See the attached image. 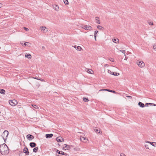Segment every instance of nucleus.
I'll return each mask as SVG.
<instances>
[{"label":"nucleus","mask_w":156,"mask_h":156,"mask_svg":"<svg viewBox=\"0 0 156 156\" xmlns=\"http://www.w3.org/2000/svg\"><path fill=\"white\" fill-rule=\"evenodd\" d=\"M0 152L3 155H7L9 153V149L5 143L0 145Z\"/></svg>","instance_id":"1"},{"label":"nucleus","mask_w":156,"mask_h":156,"mask_svg":"<svg viewBox=\"0 0 156 156\" xmlns=\"http://www.w3.org/2000/svg\"><path fill=\"white\" fill-rule=\"evenodd\" d=\"M9 104L12 106H15L18 104V102L16 100L13 99L9 101Z\"/></svg>","instance_id":"2"},{"label":"nucleus","mask_w":156,"mask_h":156,"mask_svg":"<svg viewBox=\"0 0 156 156\" xmlns=\"http://www.w3.org/2000/svg\"><path fill=\"white\" fill-rule=\"evenodd\" d=\"M9 134V132L7 130H5L2 135V137L3 139L5 137H8Z\"/></svg>","instance_id":"3"},{"label":"nucleus","mask_w":156,"mask_h":156,"mask_svg":"<svg viewBox=\"0 0 156 156\" xmlns=\"http://www.w3.org/2000/svg\"><path fill=\"white\" fill-rule=\"evenodd\" d=\"M82 27L84 29L87 30H90L91 29V27L90 26H88L87 25H83Z\"/></svg>","instance_id":"4"},{"label":"nucleus","mask_w":156,"mask_h":156,"mask_svg":"<svg viewBox=\"0 0 156 156\" xmlns=\"http://www.w3.org/2000/svg\"><path fill=\"white\" fill-rule=\"evenodd\" d=\"M137 64L140 67H142L145 65L143 61H140L137 62Z\"/></svg>","instance_id":"5"},{"label":"nucleus","mask_w":156,"mask_h":156,"mask_svg":"<svg viewBox=\"0 0 156 156\" xmlns=\"http://www.w3.org/2000/svg\"><path fill=\"white\" fill-rule=\"evenodd\" d=\"M23 152L26 154L27 155L29 154V151L28 148L27 147H25L23 150Z\"/></svg>","instance_id":"6"},{"label":"nucleus","mask_w":156,"mask_h":156,"mask_svg":"<svg viewBox=\"0 0 156 156\" xmlns=\"http://www.w3.org/2000/svg\"><path fill=\"white\" fill-rule=\"evenodd\" d=\"M27 137L28 139L30 140H31L33 139H34V136L31 134H28L27 136Z\"/></svg>","instance_id":"7"},{"label":"nucleus","mask_w":156,"mask_h":156,"mask_svg":"<svg viewBox=\"0 0 156 156\" xmlns=\"http://www.w3.org/2000/svg\"><path fill=\"white\" fill-rule=\"evenodd\" d=\"M31 148H34L36 147V144L34 142H30L29 144Z\"/></svg>","instance_id":"8"},{"label":"nucleus","mask_w":156,"mask_h":156,"mask_svg":"<svg viewBox=\"0 0 156 156\" xmlns=\"http://www.w3.org/2000/svg\"><path fill=\"white\" fill-rule=\"evenodd\" d=\"M64 139L61 136H58L56 138V140L58 142H60L62 141Z\"/></svg>","instance_id":"9"},{"label":"nucleus","mask_w":156,"mask_h":156,"mask_svg":"<svg viewBox=\"0 0 156 156\" xmlns=\"http://www.w3.org/2000/svg\"><path fill=\"white\" fill-rule=\"evenodd\" d=\"M53 136V134L51 133L47 134L45 135V137L47 138H50Z\"/></svg>","instance_id":"10"},{"label":"nucleus","mask_w":156,"mask_h":156,"mask_svg":"<svg viewBox=\"0 0 156 156\" xmlns=\"http://www.w3.org/2000/svg\"><path fill=\"white\" fill-rule=\"evenodd\" d=\"M64 145H65V147H63V149L66 150H69L70 148V146L69 145L67 144H64Z\"/></svg>","instance_id":"11"},{"label":"nucleus","mask_w":156,"mask_h":156,"mask_svg":"<svg viewBox=\"0 0 156 156\" xmlns=\"http://www.w3.org/2000/svg\"><path fill=\"white\" fill-rule=\"evenodd\" d=\"M56 152L58 153V154H62V155H67L66 153H65L63 152L62 151H60L58 150H57Z\"/></svg>","instance_id":"12"},{"label":"nucleus","mask_w":156,"mask_h":156,"mask_svg":"<svg viewBox=\"0 0 156 156\" xmlns=\"http://www.w3.org/2000/svg\"><path fill=\"white\" fill-rule=\"evenodd\" d=\"M138 105L141 108H143L145 106L144 104L141 102H139Z\"/></svg>","instance_id":"13"},{"label":"nucleus","mask_w":156,"mask_h":156,"mask_svg":"<svg viewBox=\"0 0 156 156\" xmlns=\"http://www.w3.org/2000/svg\"><path fill=\"white\" fill-rule=\"evenodd\" d=\"M94 130L95 132L98 133H100V129L98 128H95L94 129Z\"/></svg>","instance_id":"14"},{"label":"nucleus","mask_w":156,"mask_h":156,"mask_svg":"<svg viewBox=\"0 0 156 156\" xmlns=\"http://www.w3.org/2000/svg\"><path fill=\"white\" fill-rule=\"evenodd\" d=\"M95 20L96 21V23H98V24H100L101 23L100 20H99V18L98 17H95Z\"/></svg>","instance_id":"15"},{"label":"nucleus","mask_w":156,"mask_h":156,"mask_svg":"<svg viewBox=\"0 0 156 156\" xmlns=\"http://www.w3.org/2000/svg\"><path fill=\"white\" fill-rule=\"evenodd\" d=\"M104 90H105L107 91H108L110 92L113 93H115V94L116 93V91H115L113 90H110L109 89H106Z\"/></svg>","instance_id":"16"},{"label":"nucleus","mask_w":156,"mask_h":156,"mask_svg":"<svg viewBox=\"0 0 156 156\" xmlns=\"http://www.w3.org/2000/svg\"><path fill=\"white\" fill-rule=\"evenodd\" d=\"M5 90L2 89H0V93L2 94H5Z\"/></svg>","instance_id":"17"},{"label":"nucleus","mask_w":156,"mask_h":156,"mask_svg":"<svg viewBox=\"0 0 156 156\" xmlns=\"http://www.w3.org/2000/svg\"><path fill=\"white\" fill-rule=\"evenodd\" d=\"M38 147H35L33 149V151L34 152L36 153L38 151Z\"/></svg>","instance_id":"18"},{"label":"nucleus","mask_w":156,"mask_h":156,"mask_svg":"<svg viewBox=\"0 0 156 156\" xmlns=\"http://www.w3.org/2000/svg\"><path fill=\"white\" fill-rule=\"evenodd\" d=\"M80 140L81 141L85 142L84 140H86V137H81V136L80 137Z\"/></svg>","instance_id":"19"},{"label":"nucleus","mask_w":156,"mask_h":156,"mask_svg":"<svg viewBox=\"0 0 156 156\" xmlns=\"http://www.w3.org/2000/svg\"><path fill=\"white\" fill-rule=\"evenodd\" d=\"M113 42L114 43H117L119 42V40L117 38H114L113 40Z\"/></svg>","instance_id":"20"},{"label":"nucleus","mask_w":156,"mask_h":156,"mask_svg":"<svg viewBox=\"0 0 156 156\" xmlns=\"http://www.w3.org/2000/svg\"><path fill=\"white\" fill-rule=\"evenodd\" d=\"M25 57L27 58L28 59H30L31 58V56L30 54H27V55H25Z\"/></svg>","instance_id":"21"},{"label":"nucleus","mask_w":156,"mask_h":156,"mask_svg":"<svg viewBox=\"0 0 156 156\" xmlns=\"http://www.w3.org/2000/svg\"><path fill=\"white\" fill-rule=\"evenodd\" d=\"M146 142L147 143H149L151 145H152V146H153L154 147L155 146V145L154 144V143H155L156 145V143H155V142H149V141H147Z\"/></svg>","instance_id":"22"},{"label":"nucleus","mask_w":156,"mask_h":156,"mask_svg":"<svg viewBox=\"0 0 156 156\" xmlns=\"http://www.w3.org/2000/svg\"><path fill=\"white\" fill-rule=\"evenodd\" d=\"M112 75L115 76H117L119 75V73H117L116 72H112Z\"/></svg>","instance_id":"23"},{"label":"nucleus","mask_w":156,"mask_h":156,"mask_svg":"<svg viewBox=\"0 0 156 156\" xmlns=\"http://www.w3.org/2000/svg\"><path fill=\"white\" fill-rule=\"evenodd\" d=\"M47 28L45 27H42L41 28V30L43 31L44 32H45V29H46Z\"/></svg>","instance_id":"24"},{"label":"nucleus","mask_w":156,"mask_h":156,"mask_svg":"<svg viewBox=\"0 0 156 156\" xmlns=\"http://www.w3.org/2000/svg\"><path fill=\"white\" fill-rule=\"evenodd\" d=\"M54 8L55 10H56V11H58L59 9V7L57 5H55V6Z\"/></svg>","instance_id":"25"},{"label":"nucleus","mask_w":156,"mask_h":156,"mask_svg":"<svg viewBox=\"0 0 156 156\" xmlns=\"http://www.w3.org/2000/svg\"><path fill=\"white\" fill-rule=\"evenodd\" d=\"M87 72L88 73H90L91 74H92V73L91 72H93V71L91 69H89L87 70Z\"/></svg>","instance_id":"26"},{"label":"nucleus","mask_w":156,"mask_h":156,"mask_svg":"<svg viewBox=\"0 0 156 156\" xmlns=\"http://www.w3.org/2000/svg\"><path fill=\"white\" fill-rule=\"evenodd\" d=\"M83 100L84 102H87L89 101V99L88 98H84Z\"/></svg>","instance_id":"27"},{"label":"nucleus","mask_w":156,"mask_h":156,"mask_svg":"<svg viewBox=\"0 0 156 156\" xmlns=\"http://www.w3.org/2000/svg\"><path fill=\"white\" fill-rule=\"evenodd\" d=\"M97 28L99 30H102V29L103 28V27L102 26H100V25H98L97 26Z\"/></svg>","instance_id":"28"},{"label":"nucleus","mask_w":156,"mask_h":156,"mask_svg":"<svg viewBox=\"0 0 156 156\" xmlns=\"http://www.w3.org/2000/svg\"><path fill=\"white\" fill-rule=\"evenodd\" d=\"M81 49V48L80 46H78L76 48V50H78L79 51H80Z\"/></svg>","instance_id":"29"},{"label":"nucleus","mask_w":156,"mask_h":156,"mask_svg":"<svg viewBox=\"0 0 156 156\" xmlns=\"http://www.w3.org/2000/svg\"><path fill=\"white\" fill-rule=\"evenodd\" d=\"M64 3L66 5H68L69 4V2L68 0H66L65 1H64Z\"/></svg>","instance_id":"30"},{"label":"nucleus","mask_w":156,"mask_h":156,"mask_svg":"<svg viewBox=\"0 0 156 156\" xmlns=\"http://www.w3.org/2000/svg\"><path fill=\"white\" fill-rule=\"evenodd\" d=\"M120 51H121V52H122V53H123L124 54V55L125 56H126V54H125V53H126V51L125 50H120Z\"/></svg>","instance_id":"31"},{"label":"nucleus","mask_w":156,"mask_h":156,"mask_svg":"<svg viewBox=\"0 0 156 156\" xmlns=\"http://www.w3.org/2000/svg\"><path fill=\"white\" fill-rule=\"evenodd\" d=\"M32 106L33 107L36 108V109H38V106H37V105H32Z\"/></svg>","instance_id":"32"},{"label":"nucleus","mask_w":156,"mask_h":156,"mask_svg":"<svg viewBox=\"0 0 156 156\" xmlns=\"http://www.w3.org/2000/svg\"><path fill=\"white\" fill-rule=\"evenodd\" d=\"M152 103H146V104H145V106L146 105V106H148V105H152Z\"/></svg>","instance_id":"33"},{"label":"nucleus","mask_w":156,"mask_h":156,"mask_svg":"<svg viewBox=\"0 0 156 156\" xmlns=\"http://www.w3.org/2000/svg\"><path fill=\"white\" fill-rule=\"evenodd\" d=\"M109 60L110 61H111L113 62H114V59L112 58H110L109 59Z\"/></svg>","instance_id":"34"},{"label":"nucleus","mask_w":156,"mask_h":156,"mask_svg":"<svg viewBox=\"0 0 156 156\" xmlns=\"http://www.w3.org/2000/svg\"><path fill=\"white\" fill-rule=\"evenodd\" d=\"M148 24L150 25H153V22H148Z\"/></svg>","instance_id":"35"},{"label":"nucleus","mask_w":156,"mask_h":156,"mask_svg":"<svg viewBox=\"0 0 156 156\" xmlns=\"http://www.w3.org/2000/svg\"><path fill=\"white\" fill-rule=\"evenodd\" d=\"M145 147L147 149H149V147H148V145L147 144H145Z\"/></svg>","instance_id":"36"},{"label":"nucleus","mask_w":156,"mask_h":156,"mask_svg":"<svg viewBox=\"0 0 156 156\" xmlns=\"http://www.w3.org/2000/svg\"><path fill=\"white\" fill-rule=\"evenodd\" d=\"M23 28H24V30L26 31H28L29 30V29L27 27H24Z\"/></svg>","instance_id":"37"},{"label":"nucleus","mask_w":156,"mask_h":156,"mask_svg":"<svg viewBox=\"0 0 156 156\" xmlns=\"http://www.w3.org/2000/svg\"><path fill=\"white\" fill-rule=\"evenodd\" d=\"M98 30H96L94 31V35H97V33H98Z\"/></svg>","instance_id":"38"},{"label":"nucleus","mask_w":156,"mask_h":156,"mask_svg":"<svg viewBox=\"0 0 156 156\" xmlns=\"http://www.w3.org/2000/svg\"><path fill=\"white\" fill-rule=\"evenodd\" d=\"M153 48L154 50H156V45H154L153 46Z\"/></svg>","instance_id":"39"},{"label":"nucleus","mask_w":156,"mask_h":156,"mask_svg":"<svg viewBox=\"0 0 156 156\" xmlns=\"http://www.w3.org/2000/svg\"><path fill=\"white\" fill-rule=\"evenodd\" d=\"M34 79H35V78H34ZM35 79H37V80H41L42 81H44V80H43V79H38V78H35Z\"/></svg>","instance_id":"40"},{"label":"nucleus","mask_w":156,"mask_h":156,"mask_svg":"<svg viewBox=\"0 0 156 156\" xmlns=\"http://www.w3.org/2000/svg\"><path fill=\"white\" fill-rule=\"evenodd\" d=\"M108 72L109 73H110V74H112V72H111L110 70H108Z\"/></svg>","instance_id":"41"},{"label":"nucleus","mask_w":156,"mask_h":156,"mask_svg":"<svg viewBox=\"0 0 156 156\" xmlns=\"http://www.w3.org/2000/svg\"><path fill=\"white\" fill-rule=\"evenodd\" d=\"M7 139V137H6L5 138V137L4 138V139H3L4 141L5 142H6V140Z\"/></svg>","instance_id":"42"},{"label":"nucleus","mask_w":156,"mask_h":156,"mask_svg":"<svg viewBox=\"0 0 156 156\" xmlns=\"http://www.w3.org/2000/svg\"><path fill=\"white\" fill-rule=\"evenodd\" d=\"M19 152H20V154H19L20 156V155L21 154H23V152H22L21 151H19Z\"/></svg>","instance_id":"43"},{"label":"nucleus","mask_w":156,"mask_h":156,"mask_svg":"<svg viewBox=\"0 0 156 156\" xmlns=\"http://www.w3.org/2000/svg\"><path fill=\"white\" fill-rule=\"evenodd\" d=\"M120 155V156H126L124 154L122 153Z\"/></svg>","instance_id":"44"},{"label":"nucleus","mask_w":156,"mask_h":156,"mask_svg":"<svg viewBox=\"0 0 156 156\" xmlns=\"http://www.w3.org/2000/svg\"><path fill=\"white\" fill-rule=\"evenodd\" d=\"M94 38H95V40L96 41L97 35H94Z\"/></svg>","instance_id":"45"},{"label":"nucleus","mask_w":156,"mask_h":156,"mask_svg":"<svg viewBox=\"0 0 156 156\" xmlns=\"http://www.w3.org/2000/svg\"><path fill=\"white\" fill-rule=\"evenodd\" d=\"M29 43L28 42H25L23 44L24 46H26L27 45L26 43Z\"/></svg>","instance_id":"46"},{"label":"nucleus","mask_w":156,"mask_h":156,"mask_svg":"<svg viewBox=\"0 0 156 156\" xmlns=\"http://www.w3.org/2000/svg\"><path fill=\"white\" fill-rule=\"evenodd\" d=\"M42 49L43 50H44L45 49V48L44 46H43L42 47Z\"/></svg>","instance_id":"47"},{"label":"nucleus","mask_w":156,"mask_h":156,"mask_svg":"<svg viewBox=\"0 0 156 156\" xmlns=\"http://www.w3.org/2000/svg\"><path fill=\"white\" fill-rule=\"evenodd\" d=\"M126 96V97H128L129 98H132V97L130 96Z\"/></svg>","instance_id":"48"},{"label":"nucleus","mask_w":156,"mask_h":156,"mask_svg":"<svg viewBox=\"0 0 156 156\" xmlns=\"http://www.w3.org/2000/svg\"><path fill=\"white\" fill-rule=\"evenodd\" d=\"M152 105L153 106H156V105H155L154 104H153V103H152Z\"/></svg>","instance_id":"49"},{"label":"nucleus","mask_w":156,"mask_h":156,"mask_svg":"<svg viewBox=\"0 0 156 156\" xmlns=\"http://www.w3.org/2000/svg\"><path fill=\"white\" fill-rule=\"evenodd\" d=\"M127 58H128L126 57L124 59V60H127Z\"/></svg>","instance_id":"50"},{"label":"nucleus","mask_w":156,"mask_h":156,"mask_svg":"<svg viewBox=\"0 0 156 156\" xmlns=\"http://www.w3.org/2000/svg\"><path fill=\"white\" fill-rule=\"evenodd\" d=\"M2 4L0 3V8L2 7Z\"/></svg>","instance_id":"51"},{"label":"nucleus","mask_w":156,"mask_h":156,"mask_svg":"<svg viewBox=\"0 0 156 156\" xmlns=\"http://www.w3.org/2000/svg\"><path fill=\"white\" fill-rule=\"evenodd\" d=\"M105 89H102L100 90H105Z\"/></svg>","instance_id":"52"},{"label":"nucleus","mask_w":156,"mask_h":156,"mask_svg":"<svg viewBox=\"0 0 156 156\" xmlns=\"http://www.w3.org/2000/svg\"><path fill=\"white\" fill-rule=\"evenodd\" d=\"M74 48H75L76 49V48L77 47H76V45H75V46H74Z\"/></svg>","instance_id":"53"},{"label":"nucleus","mask_w":156,"mask_h":156,"mask_svg":"<svg viewBox=\"0 0 156 156\" xmlns=\"http://www.w3.org/2000/svg\"><path fill=\"white\" fill-rule=\"evenodd\" d=\"M57 93L56 92H54V94H56Z\"/></svg>","instance_id":"54"},{"label":"nucleus","mask_w":156,"mask_h":156,"mask_svg":"<svg viewBox=\"0 0 156 156\" xmlns=\"http://www.w3.org/2000/svg\"><path fill=\"white\" fill-rule=\"evenodd\" d=\"M21 44L22 45H23V43H21Z\"/></svg>","instance_id":"55"},{"label":"nucleus","mask_w":156,"mask_h":156,"mask_svg":"<svg viewBox=\"0 0 156 156\" xmlns=\"http://www.w3.org/2000/svg\"><path fill=\"white\" fill-rule=\"evenodd\" d=\"M118 0V1H120V0Z\"/></svg>","instance_id":"56"}]
</instances>
